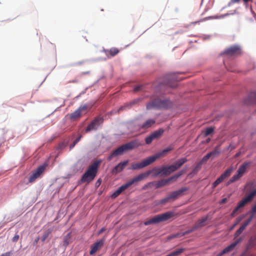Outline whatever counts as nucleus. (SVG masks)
<instances>
[{"mask_svg": "<svg viewBox=\"0 0 256 256\" xmlns=\"http://www.w3.org/2000/svg\"><path fill=\"white\" fill-rule=\"evenodd\" d=\"M182 174H183V172L181 171L178 174H176L174 176L169 180H160L158 182H154V184H155L156 188H160L162 186H166L168 182L170 180L174 179V178L176 179L179 176H182Z\"/></svg>", "mask_w": 256, "mask_h": 256, "instance_id": "obj_15", "label": "nucleus"}, {"mask_svg": "<svg viewBox=\"0 0 256 256\" xmlns=\"http://www.w3.org/2000/svg\"><path fill=\"white\" fill-rule=\"evenodd\" d=\"M196 230H197V229L196 228L195 226H194L190 229L188 230H186V232H184L180 233V236H184L186 234H189L192 232Z\"/></svg>", "mask_w": 256, "mask_h": 256, "instance_id": "obj_36", "label": "nucleus"}, {"mask_svg": "<svg viewBox=\"0 0 256 256\" xmlns=\"http://www.w3.org/2000/svg\"><path fill=\"white\" fill-rule=\"evenodd\" d=\"M252 0H243L244 2L245 3V4H246L247 2H250V1H252Z\"/></svg>", "mask_w": 256, "mask_h": 256, "instance_id": "obj_58", "label": "nucleus"}, {"mask_svg": "<svg viewBox=\"0 0 256 256\" xmlns=\"http://www.w3.org/2000/svg\"><path fill=\"white\" fill-rule=\"evenodd\" d=\"M224 53L230 56H238L242 54V50L238 46H232L226 48Z\"/></svg>", "mask_w": 256, "mask_h": 256, "instance_id": "obj_13", "label": "nucleus"}, {"mask_svg": "<svg viewBox=\"0 0 256 256\" xmlns=\"http://www.w3.org/2000/svg\"><path fill=\"white\" fill-rule=\"evenodd\" d=\"M154 160L153 158H150V156L140 162L132 164L130 169L134 170L142 168L154 162Z\"/></svg>", "mask_w": 256, "mask_h": 256, "instance_id": "obj_10", "label": "nucleus"}, {"mask_svg": "<svg viewBox=\"0 0 256 256\" xmlns=\"http://www.w3.org/2000/svg\"><path fill=\"white\" fill-rule=\"evenodd\" d=\"M188 161L186 158H184L177 160L174 164L171 165L172 169L174 168V172L180 168L185 162Z\"/></svg>", "mask_w": 256, "mask_h": 256, "instance_id": "obj_22", "label": "nucleus"}, {"mask_svg": "<svg viewBox=\"0 0 256 256\" xmlns=\"http://www.w3.org/2000/svg\"><path fill=\"white\" fill-rule=\"evenodd\" d=\"M46 166H41L38 167L36 171L29 177L28 182H34L36 178H39L45 170Z\"/></svg>", "mask_w": 256, "mask_h": 256, "instance_id": "obj_14", "label": "nucleus"}, {"mask_svg": "<svg viewBox=\"0 0 256 256\" xmlns=\"http://www.w3.org/2000/svg\"><path fill=\"white\" fill-rule=\"evenodd\" d=\"M140 101V99L138 98L132 100L129 103H126L124 106L120 108L118 111L120 112V110H125L126 108H130L132 106L137 104Z\"/></svg>", "mask_w": 256, "mask_h": 256, "instance_id": "obj_24", "label": "nucleus"}, {"mask_svg": "<svg viewBox=\"0 0 256 256\" xmlns=\"http://www.w3.org/2000/svg\"><path fill=\"white\" fill-rule=\"evenodd\" d=\"M104 119L102 117H96L88 125L86 129V132H88L91 130H96L98 127L103 122Z\"/></svg>", "mask_w": 256, "mask_h": 256, "instance_id": "obj_9", "label": "nucleus"}, {"mask_svg": "<svg viewBox=\"0 0 256 256\" xmlns=\"http://www.w3.org/2000/svg\"><path fill=\"white\" fill-rule=\"evenodd\" d=\"M128 164V160H126L124 162H120L117 166H116L112 170L113 174H116L122 171L126 166Z\"/></svg>", "mask_w": 256, "mask_h": 256, "instance_id": "obj_20", "label": "nucleus"}, {"mask_svg": "<svg viewBox=\"0 0 256 256\" xmlns=\"http://www.w3.org/2000/svg\"><path fill=\"white\" fill-rule=\"evenodd\" d=\"M81 116V112L80 110L77 109L74 112L72 113L70 115V118L72 120H76L78 118H80Z\"/></svg>", "mask_w": 256, "mask_h": 256, "instance_id": "obj_31", "label": "nucleus"}, {"mask_svg": "<svg viewBox=\"0 0 256 256\" xmlns=\"http://www.w3.org/2000/svg\"><path fill=\"white\" fill-rule=\"evenodd\" d=\"M164 132V130L162 128L154 131L151 134L154 140L158 139L160 138Z\"/></svg>", "mask_w": 256, "mask_h": 256, "instance_id": "obj_28", "label": "nucleus"}, {"mask_svg": "<svg viewBox=\"0 0 256 256\" xmlns=\"http://www.w3.org/2000/svg\"><path fill=\"white\" fill-rule=\"evenodd\" d=\"M201 167V166H198V164L196 166L195 168H194V170H199Z\"/></svg>", "mask_w": 256, "mask_h": 256, "instance_id": "obj_54", "label": "nucleus"}, {"mask_svg": "<svg viewBox=\"0 0 256 256\" xmlns=\"http://www.w3.org/2000/svg\"><path fill=\"white\" fill-rule=\"evenodd\" d=\"M106 52L108 56L110 55L111 56H114L119 52V50L117 48H112L110 50H107Z\"/></svg>", "mask_w": 256, "mask_h": 256, "instance_id": "obj_29", "label": "nucleus"}, {"mask_svg": "<svg viewBox=\"0 0 256 256\" xmlns=\"http://www.w3.org/2000/svg\"><path fill=\"white\" fill-rule=\"evenodd\" d=\"M162 167L161 168H154L152 170H148L146 172L142 173L138 176H136L138 182H140L144 180V178L148 177L150 174H152L154 177H156L160 174H162Z\"/></svg>", "mask_w": 256, "mask_h": 256, "instance_id": "obj_6", "label": "nucleus"}, {"mask_svg": "<svg viewBox=\"0 0 256 256\" xmlns=\"http://www.w3.org/2000/svg\"><path fill=\"white\" fill-rule=\"evenodd\" d=\"M250 212L252 214L256 213V204L252 208Z\"/></svg>", "mask_w": 256, "mask_h": 256, "instance_id": "obj_48", "label": "nucleus"}, {"mask_svg": "<svg viewBox=\"0 0 256 256\" xmlns=\"http://www.w3.org/2000/svg\"><path fill=\"white\" fill-rule=\"evenodd\" d=\"M210 138H208L206 140V143H208L210 142Z\"/></svg>", "mask_w": 256, "mask_h": 256, "instance_id": "obj_59", "label": "nucleus"}, {"mask_svg": "<svg viewBox=\"0 0 256 256\" xmlns=\"http://www.w3.org/2000/svg\"><path fill=\"white\" fill-rule=\"evenodd\" d=\"M171 165L168 166H162V174L165 176L170 175L172 172H174V168L171 169Z\"/></svg>", "mask_w": 256, "mask_h": 256, "instance_id": "obj_26", "label": "nucleus"}, {"mask_svg": "<svg viewBox=\"0 0 256 256\" xmlns=\"http://www.w3.org/2000/svg\"><path fill=\"white\" fill-rule=\"evenodd\" d=\"M104 240L102 239L98 242H96L91 246V250L90 252V255L94 254L97 250L102 247L104 244Z\"/></svg>", "mask_w": 256, "mask_h": 256, "instance_id": "obj_18", "label": "nucleus"}, {"mask_svg": "<svg viewBox=\"0 0 256 256\" xmlns=\"http://www.w3.org/2000/svg\"><path fill=\"white\" fill-rule=\"evenodd\" d=\"M170 200V198H169V196H168L160 200L158 204H162V205L164 204L166 202H168Z\"/></svg>", "mask_w": 256, "mask_h": 256, "instance_id": "obj_39", "label": "nucleus"}, {"mask_svg": "<svg viewBox=\"0 0 256 256\" xmlns=\"http://www.w3.org/2000/svg\"><path fill=\"white\" fill-rule=\"evenodd\" d=\"M154 182H150L146 184V186H148V188L152 187V186H154Z\"/></svg>", "mask_w": 256, "mask_h": 256, "instance_id": "obj_51", "label": "nucleus"}, {"mask_svg": "<svg viewBox=\"0 0 256 256\" xmlns=\"http://www.w3.org/2000/svg\"><path fill=\"white\" fill-rule=\"evenodd\" d=\"M184 249L183 248H178L172 252L170 254L166 255V256H179L184 252Z\"/></svg>", "mask_w": 256, "mask_h": 256, "instance_id": "obj_32", "label": "nucleus"}, {"mask_svg": "<svg viewBox=\"0 0 256 256\" xmlns=\"http://www.w3.org/2000/svg\"><path fill=\"white\" fill-rule=\"evenodd\" d=\"M238 210V209L236 207L233 210L232 212V216H234Z\"/></svg>", "mask_w": 256, "mask_h": 256, "instance_id": "obj_49", "label": "nucleus"}, {"mask_svg": "<svg viewBox=\"0 0 256 256\" xmlns=\"http://www.w3.org/2000/svg\"><path fill=\"white\" fill-rule=\"evenodd\" d=\"M242 240V237L237 238L234 242L232 243L230 245L228 246L220 252H219L217 256H222V255L228 254L234 250L236 246L240 243Z\"/></svg>", "mask_w": 256, "mask_h": 256, "instance_id": "obj_12", "label": "nucleus"}, {"mask_svg": "<svg viewBox=\"0 0 256 256\" xmlns=\"http://www.w3.org/2000/svg\"><path fill=\"white\" fill-rule=\"evenodd\" d=\"M19 236L18 234L15 235L12 239L13 242H16L19 239Z\"/></svg>", "mask_w": 256, "mask_h": 256, "instance_id": "obj_46", "label": "nucleus"}, {"mask_svg": "<svg viewBox=\"0 0 256 256\" xmlns=\"http://www.w3.org/2000/svg\"><path fill=\"white\" fill-rule=\"evenodd\" d=\"M179 237H181L180 234L178 233L176 234H172V235L168 236L167 237V239H168V240H170L172 238H179Z\"/></svg>", "mask_w": 256, "mask_h": 256, "instance_id": "obj_41", "label": "nucleus"}, {"mask_svg": "<svg viewBox=\"0 0 256 256\" xmlns=\"http://www.w3.org/2000/svg\"><path fill=\"white\" fill-rule=\"evenodd\" d=\"M101 162L100 160H96L90 164L81 178L82 183L88 184L94 180L96 176L98 166Z\"/></svg>", "mask_w": 256, "mask_h": 256, "instance_id": "obj_1", "label": "nucleus"}, {"mask_svg": "<svg viewBox=\"0 0 256 256\" xmlns=\"http://www.w3.org/2000/svg\"><path fill=\"white\" fill-rule=\"evenodd\" d=\"M256 196V188L251 190L248 195L241 200L236 206L238 210L243 208L246 204L250 202Z\"/></svg>", "mask_w": 256, "mask_h": 256, "instance_id": "obj_7", "label": "nucleus"}, {"mask_svg": "<svg viewBox=\"0 0 256 256\" xmlns=\"http://www.w3.org/2000/svg\"><path fill=\"white\" fill-rule=\"evenodd\" d=\"M253 218V215L251 216L248 218L246 221L244 222V223L242 224V226L236 231L234 234V238H237L245 230L246 227L250 224Z\"/></svg>", "mask_w": 256, "mask_h": 256, "instance_id": "obj_16", "label": "nucleus"}, {"mask_svg": "<svg viewBox=\"0 0 256 256\" xmlns=\"http://www.w3.org/2000/svg\"><path fill=\"white\" fill-rule=\"evenodd\" d=\"M155 122L156 121L154 120L148 119L141 125L140 128L142 129H147L151 127L154 124H155Z\"/></svg>", "mask_w": 256, "mask_h": 256, "instance_id": "obj_25", "label": "nucleus"}, {"mask_svg": "<svg viewBox=\"0 0 256 256\" xmlns=\"http://www.w3.org/2000/svg\"><path fill=\"white\" fill-rule=\"evenodd\" d=\"M182 78H179L175 74L168 75L164 81L162 82L160 87L162 88L163 87H170V88H176L178 86V82L182 80Z\"/></svg>", "mask_w": 256, "mask_h": 256, "instance_id": "obj_5", "label": "nucleus"}, {"mask_svg": "<svg viewBox=\"0 0 256 256\" xmlns=\"http://www.w3.org/2000/svg\"><path fill=\"white\" fill-rule=\"evenodd\" d=\"M106 230L105 228H101L100 230L98 232V234H102V232H103L104 230Z\"/></svg>", "mask_w": 256, "mask_h": 256, "instance_id": "obj_53", "label": "nucleus"}, {"mask_svg": "<svg viewBox=\"0 0 256 256\" xmlns=\"http://www.w3.org/2000/svg\"><path fill=\"white\" fill-rule=\"evenodd\" d=\"M214 130V129L212 128H208L204 132V135L205 136H206L210 134H212Z\"/></svg>", "mask_w": 256, "mask_h": 256, "instance_id": "obj_37", "label": "nucleus"}, {"mask_svg": "<svg viewBox=\"0 0 256 256\" xmlns=\"http://www.w3.org/2000/svg\"><path fill=\"white\" fill-rule=\"evenodd\" d=\"M39 240H40L39 237H38L36 238V240L34 241V244H36L38 243Z\"/></svg>", "mask_w": 256, "mask_h": 256, "instance_id": "obj_55", "label": "nucleus"}, {"mask_svg": "<svg viewBox=\"0 0 256 256\" xmlns=\"http://www.w3.org/2000/svg\"><path fill=\"white\" fill-rule=\"evenodd\" d=\"M188 190V188L186 187H184L181 188L180 189L173 192H172L168 196L169 198L170 199L175 200L177 198L178 196L182 195L184 192Z\"/></svg>", "mask_w": 256, "mask_h": 256, "instance_id": "obj_21", "label": "nucleus"}, {"mask_svg": "<svg viewBox=\"0 0 256 256\" xmlns=\"http://www.w3.org/2000/svg\"><path fill=\"white\" fill-rule=\"evenodd\" d=\"M220 150L217 148H216L213 151L208 152V154H210V156L218 155L220 154Z\"/></svg>", "mask_w": 256, "mask_h": 256, "instance_id": "obj_38", "label": "nucleus"}, {"mask_svg": "<svg viewBox=\"0 0 256 256\" xmlns=\"http://www.w3.org/2000/svg\"><path fill=\"white\" fill-rule=\"evenodd\" d=\"M0 256H10V252H6V253L2 254Z\"/></svg>", "mask_w": 256, "mask_h": 256, "instance_id": "obj_52", "label": "nucleus"}, {"mask_svg": "<svg viewBox=\"0 0 256 256\" xmlns=\"http://www.w3.org/2000/svg\"><path fill=\"white\" fill-rule=\"evenodd\" d=\"M253 218V215L251 216L248 218L246 221L244 222V223L242 224V226L236 231L234 234V238H237L245 230L246 227L250 224Z\"/></svg>", "mask_w": 256, "mask_h": 256, "instance_id": "obj_17", "label": "nucleus"}, {"mask_svg": "<svg viewBox=\"0 0 256 256\" xmlns=\"http://www.w3.org/2000/svg\"><path fill=\"white\" fill-rule=\"evenodd\" d=\"M249 97L253 102H256V91L252 92L250 94Z\"/></svg>", "mask_w": 256, "mask_h": 256, "instance_id": "obj_42", "label": "nucleus"}, {"mask_svg": "<svg viewBox=\"0 0 256 256\" xmlns=\"http://www.w3.org/2000/svg\"><path fill=\"white\" fill-rule=\"evenodd\" d=\"M82 138V136H80L79 137H78V138H76L74 140V142H73V143L72 144H71L70 146V149H72L74 146L80 140V138Z\"/></svg>", "mask_w": 256, "mask_h": 256, "instance_id": "obj_40", "label": "nucleus"}, {"mask_svg": "<svg viewBox=\"0 0 256 256\" xmlns=\"http://www.w3.org/2000/svg\"><path fill=\"white\" fill-rule=\"evenodd\" d=\"M140 144L138 140H132L120 146L114 150V154L116 155V156L122 155L124 152L136 148L140 146Z\"/></svg>", "mask_w": 256, "mask_h": 256, "instance_id": "obj_4", "label": "nucleus"}, {"mask_svg": "<svg viewBox=\"0 0 256 256\" xmlns=\"http://www.w3.org/2000/svg\"><path fill=\"white\" fill-rule=\"evenodd\" d=\"M208 219V216H203L199 219L196 223L194 225L196 229L204 226L206 225V222Z\"/></svg>", "mask_w": 256, "mask_h": 256, "instance_id": "obj_23", "label": "nucleus"}, {"mask_svg": "<svg viewBox=\"0 0 256 256\" xmlns=\"http://www.w3.org/2000/svg\"><path fill=\"white\" fill-rule=\"evenodd\" d=\"M227 200L226 198H223L222 200V203H224L226 202Z\"/></svg>", "mask_w": 256, "mask_h": 256, "instance_id": "obj_56", "label": "nucleus"}, {"mask_svg": "<svg viewBox=\"0 0 256 256\" xmlns=\"http://www.w3.org/2000/svg\"><path fill=\"white\" fill-rule=\"evenodd\" d=\"M248 165L249 163L245 162L240 166L237 171V173L239 176H240L241 177L242 176Z\"/></svg>", "mask_w": 256, "mask_h": 256, "instance_id": "obj_27", "label": "nucleus"}, {"mask_svg": "<svg viewBox=\"0 0 256 256\" xmlns=\"http://www.w3.org/2000/svg\"><path fill=\"white\" fill-rule=\"evenodd\" d=\"M148 187V186H146V185H144L143 188H142V189L143 190H146Z\"/></svg>", "mask_w": 256, "mask_h": 256, "instance_id": "obj_57", "label": "nucleus"}, {"mask_svg": "<svg viewBox=\"0 0 256 256\" xmlns=\"http://www.w3.org/2000/svg\"><path fill=\"white\" fill-rule=\"evenodd\" d=\"M52 230L48 229L46 231L44 232L41 238L42 241V242H44L48 238L50 234L52 232Z\"/></svg>", "mask_w": 256, "mask_h": 256, "instance_id": "obj_35", "label": "nucleus"}, {"mask_svg": "<svg viewBox=\"0 0 256 256\" xmlns=\"http://www.w3.org/2000/svg\"><path fill=\"white\" fill-rule=\"evenodd\" d=\"M172 106V102L167 99L160 100L159 98L155 99L154 100L148 102L146 104V109L150 110L151 108H168Z\"/></svg>", "mask_w": 256, "mask_h": 256, "instance_id": "obj_2", "label": "nucleus"}, {"mask_svg": "<svg viewBox=\"0 0 256 256\" xmlns=\"http://www.w3.org/2000/svg\"><path fill=\"white\" fill-rule=\"evenodd\" d=\"M174 149V147L172 146H170L167 148L164 149L162 151L156 154L150 156V158H153L154 162L158 158H160L163 156L166 155L168 152Z\"/></svg>", "mask_w": 256, "mask_h": 256, "instance_id": "obj_19", "label": "nucleus"}, {"mask_svg": "<svg viewBox=\"0 0 256 256\" xmlns=\"http://www.w3.org/2000/svg\"><path fill=\"white\" fill-rule=\"evenodd\" d=\"M240 177L241 176H239L238 174H236L234 175L228 182V185L238 180Z\"/></svg>", "mask_w": 256, "mask_h": 256, "instance_id": "obj_33", "label": "nucleus"}, {"mask_svg": "<svg viewBox=\"0 0 256 256\" xmlns=\"http://www.w3.org/2000/svg\"><path fill=\"white\" fill-rule=\"evenodd\" d=\"M72 235L70 232H68L64 238L63 246L66 247L70 243Z\"/></svg>", "mask_w": 256, "mask_h": 256, "instance_id": "obj_30", "label": "nucleus"}, {"mask_svg": "<svg viewBox=\"0 0 256 256\" xmlns=\"http://www.w3.org/2000/svg\"><path fill=\"white\" fill-rule=\"evenodd\" d=\"M88 106L85 104V105L80 106L78 108V110H80V112H82V111L86 110L88 109Z\"/></svg>", "mask_w": 256, "mask_h": 256, "instance_id": "obj_44", "label": "nucleus"}, {"mask_svg": "<svg viewBox=\"0 0 256 256\" xmlns=\"http://www.w3.org/2000/svg\"><path fill=\"white\" fill-rule=\"evenodd\" d=\"M210 158V154H207L205 156L203 157L202 160L198 163V166H202L203 164L206 162Z\"/></svg>", "mask_w": 256, "mask_h": 256, "instance_id": "obj_34", "label": "nucleus"}, {"mask_svg": "<svg viewBox=\"0 0 256 256\" xmlns=\"http://www.w3.org/2000/svg\"><path fill=\"white\" fill-rule=\"evenodd\" d=\"M240 220H238L236 224H235V225H236V224L239 222H240Z\"/></svg>", "mask_w": 256, "mask_h": 256, "instance_id": "obj_60", "label": "nucleus"}, {"mask_svg": "<svg viewBox=\"0 0 256 256\" xmlns=\"http://www.w3.org/2000/svg\"><path fill=\"white\" fill-rule=\"evenodd\" d=\"M232 171V168H228L212 184L213 188H216L226 178L230 176Z\"/></svg>", "mask_w": 256, "mask_h": 256, "instance_id": "obj_11", "label": "nucleus"}, {"mask_svg": "<svg viewBox=\"0 0 256 256\" xmlns=\"http://www.w3.org/2000/svg\"><path fill=\"white\" fill-rule=\"evenodd\" d=\"M142 86H137L134 88V92H137L140 90L142 89Z\"/></svg>", "mask_w": 256, "mask_h": 256, "instance_id": "obj_45", "label": "nucleus"}, {"mask_svg": "<svg viewBox=\"0 0 256 256\" xmlns=\"http://www.w3.org/2000/svg\"><path fill=\"white\" fill-rule=\"evenodd\" d=\"M138 181L134 177L131 180L128 182L126 184L120 186L114 192L112 195V198H116L123 191L126 190L129 186L137 182Z\"/></svg>", "mask_w": 256, "mask_h": 256, "instance_id": "obj_8", "label": "nucleus"}, {"mask_svg": "<svg viewBox=\"0 0 256 256\" xmlns=\"http://www.w3.org/2000/svg\"><path fill=\"white\" fill-rule=\"evenodd\" d=\"M154 138L150 134L149 136L146 138V143L148 144H149L152 142Z\"/></svg>", "mask_w": 256, "mask_h": 256, "instance_id": "obj_43", "label": "nucleus"}, {"mask_svg": "<svg viewBox=\"0 0 256 256\" xmlns=\"http://www.w3.org/2000/svg\"><path fill=\"white\" fill-rule=\"evenodd\" d=\"M240 1V0H230V2H229V5L234 3H238Z\"/></svg>", "mask_w": 256, "mask_h": 256, "instance_id": "obj_50", "label": "nucleus"}, {"mask_svg": "<svg viewBox=\"0 0 256 256\" xmlns=\"http://www.w3.org/2000/svg\"><path fill=\"white\" fill-rule=\"evenodd\" d=\"M175 216V214L172 212H168L160 214L157 215L152 218L144 222L146 226L154 224H158L162 222L168 220Z\"/></svg>", "mask_w": 256, "mask_h": 256, "instance_id": "obj_3", "label": "nucleus"}, {"mask_svg": "<svg viewBox=\"0 0 256 256\" xmlns=\"http://www.w3.org/2000/svg\"><path fill=\"white\" fill-rule=\"evenodd\" d=\"M116 156V155L114 154V152H112L108 156V160H111L113 157Z\"/></svg>", "mask_w": 256, "mask_h": 256, "instance_id": "obj_47", "label": "nucleus"}]
</instances>
